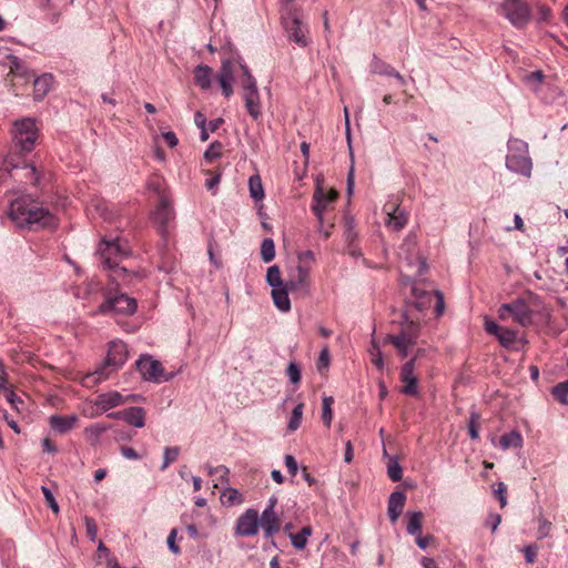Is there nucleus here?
Returning a JSON list of instances; mask_svg holds the SVG:
<instances>
[{
    "mask_svg": "<svg viewBox=\"0 0 568 568\" xmlns=\"http://www.w3.org/2000/svg\"><path fill=\"white\" fill-rule=\"evenodd\" d=\"M371 71L375 74L392 77L395 69L374 54L371 62Z\"/></svg>",
    "mask_w": 568,
    "mask_h": 568,
    "instance_id": "obj_32",
    "label": "nucleus"
},
{
    "mask_svg": "<svg viewBox=\"0 0 568 568\" xmlns=\"http://www.w3.org/2000/svg\"><path fill=\"white\" fill-rule=\"evenodd\" d=\"M124 248L120 245L119 240L115 241H102L100 246V257L103 266L111 271L110 278L113 283L119 284V281H123V285L130 283L129 277L131 274L125 267L120 266V261L125 256Z\"/></svg>",
    "mask_w": 568,
    "mask_h": 568,
    "instance_id": "obj_2",
    "label": "nucleus"
},
{
    "mask_svg": "<svg viewBox=\"0 0 568 568\" xmlns=\"http://www.w3.org/2000/svg\"><path fill=\"white\" fill-rule=\"evenodd\" d=\"M235 535L240 537L255 536L258 532V513L250 508L246 509L236 520Z\"/></svg>",
    "mask_w": 568,
    "mask_h": 568,
    "instance_id": "obj_12",
    "label": "nucleus"
},
{
    "mask_svg": "<svg viewBox=\"0 0 568 568\" xmlns=\"http://www.w3.org/2000/svg\"><path fill=\"white\" fill-rule=\"evenodd\" d=\"M494 493L496 498L499 500L500 507L504 508L507 505V488L504 483H499L497 489Z\"/></svg>",
    "mask_w": 568,
    "mask_h": 568,
    "instance_id": "obj_55",
    "label": "nucleus"
},
{
    "mask_svg": "<svg viewBox=\"0 0 568 568\" xmlns=\"http://www.w3.org/2000/svg\"><path fill=\"white\" fill-rule=\"evenodd\" d=\"M413 297L415 298L413 305L418 310L423 311L430 306L433 302V296L429 292L419 288L417 286H414L412 288Z\"/></svg>",
    "mask_w": 568,
    "mask_h": 568,
    "instance_id": "obj_29",
    "label": "nucleus"
},
{
    "mask_svg": "<svg viewBox=\"0 0 568 568\" xmlns=\"http://www.w3.org/2000/svg\"><path fill=\"white\" fill-rule=\"evenodd\" d=\"M385 342L390 343L397 349L402 358L407 357L409 347L414 345L410 337H405L400 333L397 335H387Z\"/></svg>",
    "mask_w": 568,
    "mask_h": 568,
    "instance_id": "obj_27",
    "label": "nucleus"
},
{
    "mask_svg": "<svg viewBox=\"0 0 568 568\" xmlns=\"http://www.w3.org/2000/svg\"><path fill=\"white\" fill-rule=\"evenodd\" d=\"M78 422V417L75 415L62 416V415H52L50 417V427L60 434H65L72 428H74Z\"/></svg>",
    "mask_w": 568,
    "mask_h": 568,
    "instance_id": "obj_22",
    "label": "nucleus"
},
{
    "mask_svg": "<svg viewBox=\"0 0 568 568\" xmlns=\"http://www.w3.org/2000/svg\"><path fill=\"white\" fill-rule=\"evenodd\" d=\"M298 264H307L311 267V263L314 261V253L312 251H304L298 253Z\"/></svg>",
    "mask_w": 568,
    "mask_h": 568,
    "instance_id": "obj_61",
    "label": "nucleus"
},
{
    "mask_svg": "<svg viewBox=\"0 0 568 568\" xmlns=\"http://www.w3.org/2000/svg\"><path fill=\"white\" fill-rule=\"evenodd\" d=\"M285 465H286V467L288 469V473L292 476H295L297 470H298V466H297V463H296L295 458L292 455H286L285 456Z\"/></svg>",
    "mask_w": 568,
    "mask_h": 568,
    "instance_id": "obj_60",
    "label": "nucleus"
},
{
    "mask_svg": "<svg viewBox=\"0 0 568 568\" xmlns=\"http://www.w3.org/2000/svg\"><path fill=\"white\" fill-rule=\"evenodd\" d=\"M501 328H503V326H499L497 323H495L493 321H486V323H485L486 332L489 333L490 335H494L495 337L498 336Z\"/></svg>",
    "mask_w": 568,
    "mask_h": 568,
    "instance_id": "obj_62",
    "label": "nucleus"
},
{
    "mask_svg": "<svg viewBox=\"0 0 568 568\" xmlns=\"http://www.w3.org/2000/svg\"><path fill=\"white\" fill-rule=\"evenodd\" d=\"M288 291H291V288L287 287V283H285L284 286L274 287L272 290L273 302L275 306L282 312H288L291 310Z\"/></svg>",
    "mask_w": 568,
    "mask_h": 568,
    "instance_id": "obj_25",
    "label": "nucleus"
},
{
    "mask_svg": "<svg viewBox=\"0 0 568 568\" xmlns=\"http://www.w3.org/2000/svg\"><path fill=\"white\" fill-rule=\"evenodd\" d=\"M221 500L224 505L232 506L241 504L243 501V498L237 489L230 487L222 493Z\"/></svg>",
    "mask_w": 568,
    "mask_h": 568,
    "instance_id": "obj_40",
    "label": "nucleus"
},
{
    "mask_svg": "<svg viewBox=\"0 0 568 568\" xmlns=\"http://www.w3.org/2000/svg\"><path fill=\"white\" fill-rule=\"evenodd\" d=\"M310 271L311 270L307 264H298L296 266V274L286 281L287 287L291 288V291L306 288L308 286Z\"/></svg>",
    "mask_w": 568,
    "mask_h": 568,
    "instance_id": "obj_19",
    "label": "nucleus"
},
{
    "mask_svg": "<svg viewBox=\"0 0 568 568\" xmlns=\"http://www.w3.org/2000/svg\"><path fill=\"white\" fill-rule=\"evenodd\" d=\"M329 364V353L328 349L325 347L318 357L317 361V368L321 371L322 368H326Z\"/></svg>",
    "mask_w": 568,
    "mask_h": 568,
    "instance_id": "obj_59",
    "label": "nucleus"
},
{
    "mask_svg": "<svg viewBox=\"0 0 568 568\" xmlns=\"http://www.w3.org/2000/svg\"><path fill=\"white\" fill-rule=\"evenodd\" d=\"M180 454L179 447H166L164 449L163 464L161 469L164 470L169 467V465L178 459Z\"/></svg>",
    "mask_w": 568,
    "mask_h": 568,
    "instance_id": "obj_48",
    "label": "nucleus"
},
{
    "mask_svg": "<svg viewBox=\"0 0 568 568\" xmlns=\"http://www.w3.org/2000/svg\"><path fill=\"white\" fill-rule=\"evenodd\" d=\"M551 394L560 404L568 405V379L554 386Z\"/></svg>",
    "mask_w": 568,
    "mask_h": 568,
    "instance_id": "obj_41",
    "label": "nucleus"
},
{
    "mask_svg": "<svg viewBox=\"0 0 568 568\" xmlns=\"http://www.w3.org/2000/svg\"><path fill=\"white\" fill-rule=\"evenodd\" d=\"M123 420L134 427H143L145 424V412L142 407H130L123 410Z\"/></svg>",
    "mask_w": 568,
    "mask_h": 568,
    "instance_id": "obj_28",
    "label": "nucleus"
},
{
    "mask_svg": "<svg viewBox=\"0 0 568 568\" xmlns=\"http://www.w3.org/2000/svg\"><path fill=\"white\" fill-rule=\"evenodd\" d=\"M500 345L506 348L511 347L517 341V332L507 327H503L496 337Z\"/></svg>",
    "mask_w": 568,
    "mask_h": 568,
    "instance_id": "obj_36",
    "label": "nucleus"
},
{
    "mask_svg": "<svg viewBox=\"0 0 568 568\" xmlns=\"http://www.w3.org/2000/svg\"><path fill=\"white\" fill-rule=\"evenodd\" d=\"M498 315L500 320H506L511 316L516 323L524 327L532 323V311L523 298L501 304L498 310Z\"/></svg>",
    "mask_w": 568,
    "mask_h": 568,
    "instance_id": "obj_7",
    "label": "nucleus"
},
{
    "mask_svg": "<svg viewBox=\"0 0 568 568\" xmlns=\"http://www.w3.org/2000/svg\"><path fill=\"white\" fill-rule=\"evenodd\" d=\"M53 78L51 74H43L33 80V98L37 101L42 100L52 85Z\"/></svg>",
    "mask_w": 568,
    "mask_h": 568,
    "instance_id": "obj_26",
    "label": "nucleus"
},
{
    "mask_svg": "<svg viewBox=\"0 0 568 568\" xmlns=\"http://www.w3.org/2000/svg\"><path fill=\"white\" fill-rule=\"evenodd\" d=\"M499 12L518 29L526 27L531 18L530 7L523 0H504L499 7Z\"/></svg>",
    "mask_w": 568,
    "mask_h": 568,
    "instance_id": "obj_6",
    "label": "nucleus"
},
{
    "mask_svg": "<svg viewBox=\"0 0 568 568\" xmlns=\"http://www.w3.org/2000/svg\"><path fill=\"white\" fill-rule=\"evenodd\" d=\"M266 282L273 288L285 285L282 280L281 270L277 265H272L267 268Z\"/></svg>",
    "mask_w": 568,
    "mask_h": 568,
    "instance_id": "obj_39",
    "label": "nucleus"
},
{
    "mask_svg": "<svg viewBox=\"0 0 568 568\" xmlns=\"http://www.w3.org/2000/svg\"><path fill=\"white\" fill-rule=\"evenodd\" d=\"M385 211L387 212L386 225L393 231H400L405 227L408 222L407 212L400 207V205L395 203H389L385 205Z\"/></svg>",
    "mask_w": 568,
    "mask_h": 568,
    "instance_id": "obj_15",
    "label": "nucleus"
},
{
    "mask_svg": "<svg viewBox=\"0 0 568 568\" xmlns=\"http://www.w3.org/2000/svg\"><path fill=\"white\" fill-rule=\"evenodd\" d=\"M222 143L219 141L213 142L204 153V158L206 161L212 162L213 160L221 156L222 153Z\"/></svg>",
    "mask_w": 568,
    "mask_h": 568,
    "instance_id": "obj_49",
    "label": "nucleus"
},
{
    "mask_svg": "<svg viewBox=\"0 0 568 568\" xmlns=\"http://www.w3.org/2000/svg\"><path fill=\"white\" fill-rule=\"evenodd\" d=\"M506 166L513 172L529 176L532 164L526 154L510 153L506 158Z\"/></svg>",
    "mask_w": 568,
    "mask_h": 568,
    "instance_id": "obj_17",
    "label": "nucleus"
},
{
    "mask_svg": "<svg viewBox=\"0 0 568 568\" xmlns=\"http://www.w3.org/2000/svg\"><path fill=\"white\" fill-rule=\"evenodd\" d=\"M287 376L293 384H298L301 381V368L295 362H290L287 369Z\"/></svg>",
    "mask_w": 568,
    "mask_h": 568,
    "instance_id": "obj_50",
    "label": "nucleus"
},
{
    "mask_svg": "<svg viewBox=\"0 0 568 568\" xmlns=\"http://www.w3.org/2000/svg\"><path fill=\"white\" fill-rule=\"evenodd\" d=\"M261 257L263 262L270 263L275 257V245L274 241L270 237L264 239L261 244Z\"/></svg>",
    "mask_w": 568,
    "mask_h": 568,
    "instance_id": "obj_37",
    "label": "nucleus"
},
{
    "mask_svg": "<svg viewBox=\"0 0 568 568\" xmlns=\"http://www.w3.org/2000/svg\"><path fill=\"white\" fill-rule=\"evenodd\" d=\"M478 419L479 415L477 413H471L468 423V432L471 439H477L479 437L478 433Z\"/></svg>",
    "mask_w": 568,
    "mask_h": 568,
    "instance_id": "obj_52",
    "label": "nucleus"
},
{
    "mask_svg": "<svg viewBox=\"0 0 568 568\" xmlns=\"http://www.w3.org/2000/svg\"><path fill=\"white\" fill-rule=\"evenodd\" d=\"M435 297H436V304H435V313L436 316H440L445 311V302H444V295L440 291H435Z\"/></svg>",
    "mask_w": 568,
    "mask_h": 568,
    "instance_id": "obj_58",
    "label": "nucleus"
},
{
    "mask_svg": "<svg viewBox=\"0 0 568 568\" xmlns=\"http://www.w3.org/2000/svg\"><path fill=\"white\" fill-rule=\"evenodd\" d=\"M250 195L254 201H261L264 197L262 180L258 175H252L248 179Z\"/></svg>",
    "mask_w": 568,
    "mask_h": 568,
    "instance_id": "obj_34",
    "label": "nucleus"
},
{
    "mask_svg": "<svg viewBox=\"0 0 568 568\" xmlns=\"http://www.w3.org/2000/svg\"><path fill=\"white\" fill-rule=\"evenodd\" d=\"M387 474L393 481H399L403 477V468L395 458L387 464Z\"/></svg>",
    "mask_w": 568,
    "mask_h": 568,
    "instance_id": "obj_47",
    "label": "nucleus"
},
{
    "mask_svg": "<svg viewBox=\"0 0 568 568\" xmlns=\"http://www.w3.org/2000/svg\"><path fill=\"white\" fill-rule=\"evenodd\" d=\"M135 366L144 381L159 383L171 378V376H164L162 363L153 359L151 355H142L136 361Z\"/></svg>",
    "mask_w": 568,
    "mask_h": 568,
    "instance_id": "obj_9",
    "label": "nucleus"
},
{
    "mask_svg": "<svg viewBox=\"0 0 568 568\" xmlns=\"http://www.w3.org/2000/svg\"><path fill=\"white\" fill-rule=\"evenodd\" d=\"M125 403V398L119 392H109L98 396L95 406L101 412H108L109 409L120 406Z\"/></svg>",
    "mask_w": 568,
    "mask_h": 568,
    "instance_id": "obj_20",
    "label": "nucleus"
},
{
    "mask_svg": "<svg viewBox=\"0 0 568 568\" xmlns=\"http://www.w3.org/2000/svg\"><path fill=\"white\" fill-rule=\"evenodd\" d=\"M128 358V347L123 342H111L104 363L98 367L87 379L100 383L106 379L113 372L118 371Z\"/></svg>",
    "mask_w": 568,
    "mask_h": 568,
    "instance_id": "obj_3",
    "label": "nucleus"
},
{
    "mask_svg": "<svg viewBox=\"0 0 568 568\" xmlns=\"http://www.w3.org/2000/svg\"><path fill=\"white\" fill-rule=\"evenodd\" d=\"M121 454L128 459L140 458V455L135 452V449L129 446H121Z\"/></svg>",
    "mask_w": 568,
    "mask_h": 568,
    "instance_id": "obj_64",
    "label": "nucleus"
},
{
    "mask_svg": "<svg viewBox=\"0 0 568 568\" xmlns=\"http://www.w3.org/2000/svg\"><path fill=\"white\" fill-rule=\"evenodd\" d=\"M544 79H545V75H544L542 71H540V70L530 72L529 74H527L525 77V81L528 84H537V85H539L544 81Z\"/></svg>",
    "mask_w": 568,
    "mask_h": 568,
    "instance_id": "obj_54",
    "label": "nucleus"
},
{
    "mask_svg": "<svg viewBox=\"0 0 568 568\" xmlns=\"http://www.w3.org/2000/svg\"><path fill=\"white\" fill-rule=\"evenodd\" d=\"M538 547L536 545H528L524 548L525 559L528 564H532L536 560Z\"/></svg>",
    "mask_w": 568,
    "mask_h": 568,
    "instance_id": "obj_57",
    "label": "nucleus"
},
{
    "mask_svg": "<svg viewBox=\"0 0 568 568\" xmlns=\"http://www.w3.org/2000/svg\"><path fill=\"white\" fill-rule=\"evenodd\" d=\"M313 530L311 526L303 527L298 532L293 534L290 532L288 537L291 539L292 546L297 550H303L307 545V539L311 537Z\"/></svg>",
    "mask_w": 568,
    "mask_h": 568,
    "instance_id": "obj_30",
    "label": "nucleus"
},
{
    "mask_svg": "<svg viewBox=\"0 0 568 568\" xmlns=\"http://www.w3.org/2000/svg\"><path fill=\"white\" fill-rule=\"evenodd\" d=\"M304 403H298L292 412L291 418L287 424L290 432H295L300 428L303 420Z\"/></svg>",
    "mask_w": 568,
    "mask_h": 568,
    "instance_id": "obj_35",
    "label": "nucleus"
},
{
    "mask_svg": "<svg viewBox=\"0 0 568 568\" xmlns=\"http://www.w3.org/2000/svg\"><path fill=\"white\" fill-rule=\"evenodd\" d=\"M415 371V358L406 362L400 371V381L404 383L402 388V393L409 396L418 395V386H417V377L414 373Z\"/></svg>",
    "mask_w": 568,
    "mask_h": 568,
    "instance_id": "obj_13",
    "label": "nucleus"
},
{
    "mask_svg": "<svg viewBox=\"0 0 568 568\" xmlns=\"http://www.w3.org/2000/svg\"><path fill=\"white\" fill-rule=\"evenodd\" d=\"M422 520L423 514L420 511L412 513L407 524V532L413 536L419 535L422 532Z\"/></svg>",
    "mask_w": 568,
    "mask_h": 568,
    "instance_id": "obj_38",
    "label": "nucleus"
},
{
    "mask_svg": "<svg viewBox=\"0 0 568 568\" xmlns=\"http://www.w3.org/2000/svg\"><path fill=\"white\" fill-rule=\"evenodd\" d=\"M194 83L202 90H209L212 85L213 70L206 64H200L194 69Z\"/></svg>",
    "mask_w": 568,
    "mask_h": 568,
    "instance_id": "obj_23",
    "label": "nucleus"
},
{
    "mask_svg": "<svg viewBox=\"0 0 568 568\" xmlns=\"http://www.w3.org/2000/svg\"><path fill=\"white\" fill-rule=\"evenodd\" d=\"M243 98H244L245 108H246L248 114L254 120H257L260 118V115L262 114L258 90H251L248 92H245Z\"/></svg>",
    "mask_w": 568,
    "mask_h": 568,
    "instance_id": "obj_24",
    "label": "nucleus"
},
{
    "mask_svg": "<svg viewBox=\"0 0 568 568\" xmlns=\"http://www.w3.org/2000/svg\"><path fill=\"white\" fill-rule=\"evenodd\" d=\"M499 444L504 450L510 447L518 448L523 446V437L517 430H511L500 437Z\"/></svg>",
    "mask_w": 568,
    "mask_h": 568,
    "instance_id": "obj_31",
    "label": "nucleus"
},
{
    "mask_svg": "<svg viewBox=\"0 0 568 568\" xmlns=\"http://www.w3.org/2000/svg\"><path fill=\"white\" fill-rule=\"evenodd\" d=\"M338 193L336 190H325L318 182L313 193L312 211L317 217L318 223L323 226V216L328 206L336 201Z\"/></svg>",
    "mask_w": 568,
    "mask_h": 568,
    "instance_id": "obj_11",
    "label": "nucleus"
},
{
    "mask_svg": "<svg viewBox=\"0 0 568 568\" xmlns=\"http://www.w3.org/2000/svg\"><path fill=\"white\" fill-rule=\"evenodd\" d=\"M136 307L135 298L124 293H112V291H109L105 295V301L99 306L98 312L101 314L130 316L135 313Z\"/></svg>",
    "mask_w": 568,
    "mask_h": 568,
    "instance_id": "obj_4",
    "label": "nucleus"
},
{
    "mask_svg": "<svg viewBox=\"0 0 568 568\" xmlns=\"http://www.w3.org/2000/svg\"><path fill=\"white\" fill-rule=\"evenodd\" d=\"M406 496L403 491H394L388 499V517L392 523H396L405 506Z\"/></svg>",
    "mask_w": 568,
    "mask_h": 568,
    "instance_id": "obj_21",
    "label": "nucleus"
},
{
    "mask_svg": "<svg viewBox=\"0 0 568 568\" xmlns=\"http://www.w3.org/2000/svg\"><path fill=\"white\" fill-rule=\"evenodd\" d=\"M301 12L298 10L290 11L287 17H282L283 27L291 41L301 47L307 45V29L301 20Z\"/></svg>",
    "mask_w": 568,
    "mask_h": 568,
    "instance_id": "obj_8",
    "label": "nucleus"
},
{
    "mask_svg": "<svg viewBox=\"0 0 568 568\" xmlns=\"http://www.w3.org/2000/svg\"><path fill=\"white\" fill-rule=\"evenodd\" d=\"M4 59L6 61L0 62L9 68L8 78L12 77L10 81L12 82L14 94L18 95L19 92L16 89L18 83H16L14 80L21 79L23 80V83L27 84L31 81V79L34 78V73L31 72V70L24 64V62L21 59L13 54L4 53Z\"/></svg>",
    "mask_w": 568,
    "mask_h": 568,
    "instance_id": "obj_10",
    "label": "nucleus"
},
{
    "mask_svg": "<svg viewBox=\"0 0 568 568\" xmlns=\"http://www.w3.org/2000/svg\"><path fill=\"white\" fill-rule=\"evenodd\" d=\"M261 525L265 538H272L281 529V520L272 510V506H267L261 516H258V526Z\"/></svg>",
    "mask_w": 568,
    "mask_h": 568,
    "instance_id": "obj_16",
    "label": "nucleus"
},
{
    "mask_svg": "<svg viewBox=\"0 0 568 568\" xmlns=\"http://www.w3.org/2000/svg\"><path fill=\"white\" fill-rule=\"evenodd\" d=\"M369 354L372 356V363L374 364V366L377 369L382 371L384 368V358L378 344L374 339L372 341Z\"/></svg>",
    "mask_w": 568,
    "mask_h": 568,
    "instance_id": "obj_46",
    "label": "nucleus"
},
{
    "mask_svg": "<svg viewBox=\"0 0 568 568\" xmlns=\"http://www.w3.org/2000/svg\"><path fill=\"white\" fill-rule=\"evenodd\" d=\"M38 139V129L32 119H23L14 123L13 144L14 149L21 153H28L33 150Z\"/></svg>",
    "mask_w": 568,
    "mask_h": 568,
    "instance_id": "obj_5",
    "label": "nucleus"
},
{
    "mask_svg": "<svg viewBox=\"0 0 568 568\" xmlns=\"http://www.w3.org/2000/svg\"><path fill=\"white\" fill-rule=\"evenodd\" d=\"M109 427L110 426L108 424H105V423H95V424H92V425L88 426L84 429V433H85L88 439L92 444H95V443L99 442L101 435L109 429Z\"/></svg>",
    "mask_w": 568,
    "mask_h": 568,
    "instance_id": "obj_33",
    "label": "nucleus"
},
{
    "mask_svg": "<svg viewBox=\"0 0 568 568\" xmlns=\"http://www.w3.org/2000/svg\"><path fill=\"white\" fill-rule=\"evenodd\" d=\"M19 163L14 161L13 155L7 156L0 168V183H4L13 169H18Z\"/></svg>",
    "mask_w": 568,
    "mask_h": 568,
    "instance_id": "obj_43",
    "label": "nucleus"
},
{
    "mask_svg": "<svg viewBox=\"0 0 568 568\" xmlns=\"http://www.w3.org/2000/svg\"><path fill=\"white\" fill-rule=\"evenodd\" d=\"M333 403H334V399L331 396H326L323 398L322 419L327 428L331 427L332 419H333V410H332Z\"/></svg>",
    "mask_w": 568,
    "mask_h": 568,
    "instance_id": "obj_45",
    "label": "nucleus"
},
{
    "mask_svg": "<svg viewBox=\"0 0 568 568\" xmlns=\"http://www.w3.org/2000/svg\"><path fill=\"white\" fill-rule=\"evenodd\" d=\"M153 217L154 221L159 223L160 233L164 234L168 230L169 223L174 219L172 204L166 196H161L160 203L154 211Z\"/></svg>",
    "mask_w": 568,
    "mask_h": 568,
    "instance_id": "obj_14",
    "label": "nucleus"
},
{
    "mask_svg": "<svg viewBox=\"0 0 568 568\" xmlns=\"http://www.w3.org/2000/svg\"><path fill=\"white\" fill-rule=\"evenodd\" d=\"M234 79V67L232 61L224 60L217 74V81L221 85L222 92L226 98L233 94L232 82Z\"/></svg>",
    "mask_w": 568,
    "mask_h": 568,
    "instance_id": "obj_18",
    "label": "nucleus"
},
{
    "mask_svg": "<svg viewBox=\"0 0 568 568\" xmlns=\"http://www.w3.org/2000/svg\"><path fill=\"white\" fill-rule=\"evenodd\" d=\"M240 67H241V70L243 72V77H244V79L242 81V88L244 90V93L248 92L251 90H257L256 80L252 75V73H251L250 69L247 68V65L241 63Z\"/></svg>",
    "mask_w": 568,
    "mask_h": 568,
    "instance_id": "obj_42",
    "label": "nucleus"
},
{
    "mask_svg": "<svg viewBox=\"0 0 568 568\" xmlns=\"http://www.w3.org/2000/svg\"><path fill=\"white\" fill-rule=\"evenodd\" d=\"M406 325L399 332L405 337H410L412 342L415 344L419 334V324L417 322L410 321L408 322L407 316L405 315Z\"/></svg>",
    "mask_w": 568,
    "mask_h": 568,
    "instance_id": "obj_44",
    "label": "nucleus"
},
{
    "mask_svg": "<svg viewBox=\"0 0 568 568\" xmlns=\"http://www.w3.org/2000/svg\"><path fill=\"white\" fill-rule=\"evenodd\" d=\"M163 139L165 140L166 144L170 146V148H175L179 143V139L178 136L175 135L174 132L172 131H168V132H164L162 134Z\"/></svg>",
    "mask_w": 568,
    "mask_h": 568,
    "instance_id": "obj_63",
    "label": "nucleus"
},
{
    "mask_svg": "<svg viewBox=\"0 0 568 568\" xmlns=\"http://www.w3.org/2000/svg\"><path fill=\"white\" fill-rule=\"evenodd\" d=\"M84 523H85L88 537L91 540H94L97 538V534H98V526L95 524V520L91 517H85Z\"/></svg>",
    "mask_w": 568,
    "mask_h": 568,
    "instance_id": "obj_53",
    "label": "nucleus"
},
{
    "mask_svg": "<svg viewBox=\"0 0 568 568\" xmlns=\"http://www.w3.org/2000/svg\"><path fill=\"white\" fill-rule=\"evenodd\" d=\"M176 535H178V530L176 529H172L168 536V547L169 549L175 554V555H179L181 552V549L180 547L176 545L175 542V539H176Z\"/></svg>",
    "mask_w": 568,
    "mask_h": 568,
    "instance_id": "obj_56",
    "label": "nucleus"
},
{
    "mask_svg": "<svg viewBox=\"0 0 568 568\" xmlns=\"http://www.w3.org/2000/svg\"><path fill=\"white\" fill-rule=\"evenodd\" d=\"M9 216L19 229L38 231L58 226V220L49 209L29 194L11 201Z\"/></svg>",
    "mask_w": 568,
    "mask_h": 568,
    "instance_id": "obj_1",
    "label": "nucleus"
},
{
    "mask_svg": "<svg viewBox=\"0 0 568 568\" xmlns=\"http://www.w3.org/2000/svg\"><path fill=\"white\" fill-rule=\"evenodd\" d=\"M550 529H551V523L548 519H546L545 517L540 516L538 518V530H537L538 539L546 538L549 535Z\"/></svg>",
    "mask_w": 568,
    "mask_h": 568,
    "instance_id": "obj_51",
    "label": "nucleus"
}]
</instances>
